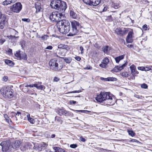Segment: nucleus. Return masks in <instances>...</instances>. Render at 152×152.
<instances>
[{
	"mask_svg": "<svg viewBox=\"0 0 152 152\" xmlns=\"http://www.w3.org/2000/svg\"><path fill=\"white\" fill-rule=\"evenodd\" d=\"M96 100L99 102H104L106 105H113L116 102L115 96L109 92H101L97 95Z\"/></svg>",
	"mask_w": 152,
	"mask_h": 152,
	"instance_id": "1",
	"label": "nucleus"
},
{
	"mask_svg": "<svg viewBox=\"0 0 152 152\" xmlns=\"http://www.w3.org/2000/svg\"><path fill=\"white\" fill-rule=\"evenodd\" d=\"M50 6L51 8L62 12H64L67 8L66 3L60 0H52L50 2Z\"/></svg>",
	"mask_w": 152,
	"mask_h": 152,
	"instance_id": "2",
	"label": "nucleus"
},
{
	"mask_svg": "<svg viewBox=\"0 0 152 152\" xmlns=\"http://www.w3.org/2000/svg\"><path fill=\"white\" fill-rule=\"evenodd\" d=\"M49 65L50 69L56 71L61 70L63 66L61 61L55 58L50 60Z\"/></svg>",
	"mask_w": 152,
	"mask_h": 152,
	"instance_id": "3",
	"label": "nucleus"
},
{
	"mask_svg": "<svg viewBox=\"0 0 152 152\" xmlns=\"http://www.w3.org/2000/svg\"><path fill=\"white\" fill-rule=\"evenodd\" d=\"M1 94L5 98H12L13 96V90L9 86H3L1 88Z\"/></svg>",
	"mask_w": 152,
	"mask_h": 152,
	"instance_id": "4",
	"label": "nucleus"
},
{
	"mask_svg": "<svg viewBox=\"0 0 152 152\" xmlns=\"http://www.w3.org/2000/svg\"><path fill=\"white\" fill-rule=\"evenodd\" d=\"M71 29L69 34L70 36H73L78 33V31L81 28V26L79 22L75 20L71 22Z\"/></svg>",
	"mask_w": 152,
	"mask_h": 152,
	"instance_id": "5",
	"label": "nucleus"
},
{
	"mask_svg": "<svg viewBox=\"0 0 152 152\" xmlns=\"http://www.w3.org/2000/svg\"><path fill=\"white\" fill-rule=\"evenodd\" d=\"M64 12L56 11L52 12L50 16V19L53 22H59L61 18L63 16Z\"/></svg>",
	"mask_w": 152,
	"mask_h": 152,
	"instance_id": "6",
	"label": "nucleus"
},
{
	"mask_svg": "<svg viewBox=\"0 0 152 152\" xmlns=\"http://www.w3.org/2000/svg\"><path fill=\"white\" fill-rule=\"evenodd\" d=\"M22 6L20 2L16 3L10 7L7 8V9H10V10L14 12L18 13L22 9Z\"/></svg>",
	"mask_w": 152,
	"mask_h": 152,
	"instance_id": "7",
	"label": "nucleus"
},
{
	"mask_svg": "<svg viewBox=\"0 0 152 152\" xmlns=\"http://www.w3.org/2000/svg\"><path fill=\"white\" fill-rule=\"evenodd\" d=\"M10 142L9 140L4 141L2 142L0 144L2 146V150L3 151H6L8 150L12 151V148H11Z\"/></svg>",
	"mask_w": 152,
	"mask_h": 152,
	"instance_id": "8",
	"label": "nucleus"
},
{
	"mask_svg": "<svg viewBox=\"0 0 152 152\" xmlns=\"http://www.w3.org/2000/svg\"><path fill=\"white\" fill-rule=\"evenodd\" d=\"M48 146V144L42 142L41 143L36 144L34 145V149L38 151H41L45 149Z\"/></svg>",
	"mask_w": 152,
	"mask_h": 152,
	"instance_id": "9",
	"label": "nucleus"
},
{
	"mask_svg": "<svg viewBox=\"0 0 152 152\" xmlns=\"http://www.w3.org/2000/svg\"><path fill=\"white\" fill-rule=\"evenodd\" d=\"M84 3L89 5L94 6L99 5L100 0H83Z\"/></svg>",
	"mask_w": 152,
	"mask_h": 152,
	"instance_id": "10",
	"label": "nucleus"
},
{
	"mask_svg": "<svg viewBox=\"0 0 152 152\" xmlns=\"http://www.w3.org/2000/svg\"><path fill=\"white\" fill-rule=\"evenodd\" d=\"M131 74L132 75V78L133 79L135 78V75L136 74H138L139 72L136 70V67L134 65H132L130 66Z\"/></svg>",
	"mask_w": 152,
	"mask_h": 152,
	"instance_id": "11",
	"label": "nucleus"
},
{
	"mask_svg": "<svg viewBox=\"0 0 152 152\" xmlns=\"http://www.w3.org/2000/svg\"><path fill=\"white\" fill-rule=\"evenodd\" d=\"M128 31L127 29L122 30L120 28H116L115 31V33L120 36H123L125 35Z\"/></svg>",
	"mask_w": 152,
	"mask_h": 152,
	"instance_id": "12",
	"label": "nucleus"
},
{
	"mask_svg": "<svg viewBox=\"0 0 152 152\" xmlns=\"http://www.w3.org/2000/svg\"><path fill=\"white\" fill-rule=\"evenodd\" d=\"M20 144V142L19 140H15L14 143H12L11 145L12 151L17 150L18 148H19Z\"/></svg>",
	"mask_w": 152,
	"mask_h": 152,
	"instance_id": "13",
	"label": "nucleus"
},
{
	"mask_svg": "<svg viewBox=\"0 0 152 152\" xmlns=\"http://www.w3.org/2000/svg\"><path fill=\"white\" fill-rule=\"evenodd\" d=\"M133 32L132 30L129 31L126 39V41L127 43H132L133 41L132 36Z\"/></svg>",
	"mask_w": 152,
	"mask_h": 152,
	"instance_id": "14",
	"label": "nucleus"
},
{
	"mask_svg": "<svg viewBox=\"0 0 152 152\" xmlns=\"http://www.w3.org/2000/svg\"><path fill=\"white\" fill-rule=\"evenodd\" d=\"M58 24L64 26H70V23L69 21L66 20H60Z\"/></svg>",
	"mask_w": 152,
	"mask_h": 152,
	"instance_id": "15",
	"label": "nucleus"
},
{
	"mask_svg": "<svg viewBox=\"0 0 152 152\" xmlns=\"http://www.w3.org/2000/svg\"><path fill=\"white\" fill-rule=\"evenodd\" d=\"M17 0H5L2 2V4L4 5H7L12 3H14Z\"/></svg>",
	"mask_w": 152,
	"mask_h": 152,
	"instance_id": "16",
	"label": "nucleus"
},
{
	"mask_svg": "<svg viewBox=\"0 0 152 152\" xmlns=\"http://www.w3.org/2000/svg\"><path fill=\"white\" fill-rule=\"evenodd\" d=\"M58 48L65 49L67 50H69V48L67 45L64 44H60L58 45Z\"/></svg>",
	"mask_w": 152,
	"mask_h": 152,
	"instance_id": "17",
	"label": "nucleus"
},
{
	"mask_svg": "<svg viewBox=\"0 0 152 152\" xmlns=\"http://www.w3.org/2000/svg\"><path fill=\"white\" fill-rule=\"evenodd\" d=\"M6 15L0 13V23L1 22H6Z\"/></svg>",
	"mask_w": 152,
	"mask_h": 152,
	"instance_id": "18",
	"label": "nucleus"
},
{
	"mask_svg": "<svg viewBox=\"0 0 152 152\" xmlns=\"http://www.w3.org/2000/svg\"><path fill=\"white\" fill-rule=\"evenodd\" d=\"M62 58L67 64L70 63L72 60V59L71 57H62Z\"/></svg>",
	"mask_w": 152,
	"mask_h": 152,
	"instance_id": "19",
	"label": "nucleus"
},
{
	"mask_svg": "<svg viewBox=\"0 0 152 152\" xmlns=\"http://www.w3.org/2000/svg\"><path fill=\"white\" fill-rule=\"evenodd\" d=\"M124 57V55H122L117 57L115 58V60L117 63H118L119 61L123 59Z\"/></svg>",
	"mask_w": 152,
	"mask_h": 152,
	"instance_id": "20",
	"label": "nucleus"
},
{
	"mask_svg": "<svg viewBox=\"0 0 152 152\" xmlns=\"http://www.w3.org/2000/svg\"><path fill=\"white\" fill-rule=\"evenodd\" d=\"M53 149L55 151V152H65V151L63 149L59 148L54 147Z\"/></svg>",
	"mask_w": 152,
	"mask_h": 152,
	"instance_id": "21",
	"label": "nucleus"
},
{
	"mask_svg": "<svg viewBox=\"0 0 152 152\" xmlns=\"http://www.w3.org/2000/svg\"><path fill=\"white\" fill-rule=\"evenodd\" d=\"M64 34H66L69 32V31L70 32V26H64Z\"/></svg>",
	"mask_w": 152,
	"mask_h": 152,
	"instance_id": "22",
	"label": "nucleus"
},
{
	"mask_svg": "<svg viewBox=\"0 0 152 152\" xmlns=\"http://www.w3.org/2000/svg\"><path fill=\"white\" fill-rule=\"evenodd\" d=\"M70 15L71 17L74 19H76L77 17V14L74 11H71L70 12Z\"/></svg>",
	"mask_w": 152,
	"mask_h": 152,
	"instance_id": "23",
	"label": "nucleus"
},
{
	"mask_svg": "<svg viewBox=\"0 0 152 152\" xmlns=\"http://www.w3.org/2000/svg\"><path fill=\"white\" fill-rule=\"evenodd\" d=\"M110 50V48L108 46H106L103 48V50L104 53H107Z\"/></svg>",
	"mask_w": 152,
	"mask_h": 152,
	"instance_id": "24",
	"label": "nucleus"
},
{
	"mask_svg": "<svg viewBox=\"0 0 152 152\" xmlns=\"http://www.w3.org/2000/svg\"><path fill=\"white\" fill-rule=\"evenodd\" d=\"M27 58V56L26 54L24 53L21 54L20 58V59L24 60H26Z\"/></svg>",
	"mask_w": 152,
	"mask_h": 152,
	"instance_id": "25",
	"label": "nucleus"
},
{
	"mask_svg": "<svg viewBox=\"0 0 152 152\" xmlns=\"http://www.w3.org/2000/svg\"><path fill=\"white\" fill-rule=\"evenodd\" d=\"M59 31L61 33L64 34V26H61L59 25V27H58Z\"/></svg>",
	"mask_w": 152,
	"mask_h": 152,
	"instance_id": "26",
	"label": "nucleus"
},
{
	"mask_svg": "<svg viewBox=\"0 0 152 152\" xmlns=\"http://www.w3.org/2000/svg\"><path fill=\"white\" fill-rule=\"evenodd\" d=\"M5 62L6 64L9 65L10 66H12L13 64V62L12 61L7 59L5 60Z\"/></svg>",
	"mask_w": 152,
	"mask_h": 152,
	"instance_id": "27",
	"label": "nucleus"
},
{
	"mask_svg": "<svg viewBox=\"0 0 152 152\" xmlns=\"http://www.w3.org/2000/svg\"><path fill=\"white\" fill-rule=\"evenodd\" d=\"M48 37L49 36L46 34L44 35L41 37L42 40L43 41L46 40L48 38Z\"/></svg>",
	"mask_w": 152,
	"mask_h": 152,
	"instance_id": "28",
	"label": "nucleus"
},
{
	"mask_svg": "<svg viewBox=\"0 0 152 152\" xmlns=\"http://www.w3.org/2000/svg\"><path fill=\"white\" fill-rule=\"evenodd\" d=\"M35 8L36 9V12H39L41 11L42 8L39 5L36 4L35 6Z\"/></svg>",
	"mask_w": 152,
	"mask_h": 152,
	"instance_id": "29",
	"label": "nucleus"
},
{
	"mask_svg": "<svg viewBox=\"0 0 152 152\" xmlns=\"http://www.w3.org/2000/svg\"><path fill=\"white\" fill-rule=\"evenodd\" d=\"M15 56L20 59V58L21 54L20 53V51L18 50L17 51H16L15 53Z\"/></svg>",
	"mask_w": 152,
	"mask_h": 152,
	"instance_id": "30",
	"label": "nucleus"
},
{
	"mask_svg": "<svg viewBox=\"0 0 152 152\" xmlns=\"http://www.w3.org/2000/svg\"><path fill=\"white\" fill-rule=\"evenodd\" d=\"M127 65V63H125L124 64H123L121 66H118V69L119 71H120L121 70H122L124 68V67L126 66Z\"/></svg>",
	"mask_w": 152,
	"mask_h": 152,
	"instance_id": "31",
	"label": "nucleus"
},
{
	"mask_svg": "<svg viewBox=\"0 0 152 152\" xmlns=\"http://www.w3.org/2000/svg\"><path fill=\"white\" fill-rule=\"evenodd\" d=\"M128 132L129 134L132 137L135 136V134L133 131L131 130H128Z\"/></svg>",
	"mask_w": 152,
	"mask_h": 152,
	"instance_id": "32",
	"label": "nucleus"
},
{
	"mask_svg": "<svg viewBox=\"0 0 152 152\" xmlns=\"http://www.w3.org/2000/svg\"><path fill=\"white\" fill-rule=\"evenodd\" d=\"M145 71H152V66H145Z\"/></svg>",
	"mask_w": 152,
	"mask_h": 152,
	"instance_id": "33",
	"label": "nucleus"
},
{
	"mask_svg": "<svg viewBox=\"0 0 152 152\" xmlns=\"http://www.w3.org/2000/svg\"><path fill=\"white\" fill-rule=\"evenodd\" d=\"M4 117L6 121L8 123H9V121H10V122L11 121L10 120V119L8 117V116L7 114H5L4 115Z\"/></svg>",
	"mask_w": 152,
	"mask_h": 152,
	"instance_id": "34",
	"label": "nucleus"
},
{
	"mask_svg": "<svg viewBox=\"0 0 152 152\" xmlns=\"http://www.w3.org/2000/svg\"><path fill=\"white\" fill-rule=\"evenodd\" d=\"M65 110H64L62 109H60L58 110L59 115L61 116L64 115Z\"/></svg>",
	"mask_w": 152,
	"mask_h": 152,
	"instance_id": "35",
	"label": "nucleus"
},
{
	"mask_svg": "<svg viewBox=\"0 0 152 152\" xmlns=\"http://www.w3.org/2000/svg\"><path fill=\"white\" fill-rule=\"evenodd\" d=\"M108 81H116L117 80V79L115 77H108Z\"/></svg>",
	"mask_w": 152,
	"mask_h": 152,
	"instance_id": "36",
	"label": "nucleus"
},
{
	"mask_svg": "<svg viewBox=\"0 0 152 152\" xmlns=\"http://www.w3.org/2000/svg\"><path fill=\"white\" fill-rule=\"evenodd\" d=\"M71 114H72V113L69 111H67L65 110L64 112V115L65 116H70Z\"/></svg>",
	"mask_w": 152,
	"mask_h": 152,
	"instance_id": "37",
	"label": "nucleus"
},
{
	"mask_svg": "<svg viewBox=\"0 0 152 152\" xmlns=\"http://www.w3.org/2000/svg\"><path fill=\"white\" fill-rule=\"evenodd\" d=\"M122 76L125 77H128L129 76V74L127 72H123L121 73Z\"/></svg>",
	"mask_w": 152,
	"mask_h": 152,
	"instance_id": "38",
	"label": "nucleus"
},
{
	"mask_svg": "<svg viewBox=\"0 0 152 152\" xmlns=\"http://www.w3.org/2000/svg\"><path fill=\"white\" fill-rule=\"evenodd\" d=\"M109 61V59L107 58H105L104 59L103 63L107 65Z\"/></svg>",
	"mask_w": 152,
	"mask_h": 152,
	"instance_id": "39",
	"label": "nucleus"
},
{
	"mask_svg": "<svg viewBox=\"0 0 152 152\" xmlns=\"http://www.w3.org/2000/svg\"><path fill=\"white\" fill-rule=\"evenodd\" d=\"M5 41V39L4 38L1 37L0 39V43L1 45H2Z\"/></svg>",
	"mask_w": 152,
	"mask_h": 152,
	"instance_id": "40",
	"label": "nucleus"
},
{
	"mask_svg": "<svg viewBox=\"0 0 152 152\" xmlns=\"http://www.w3.org/2000/svg\"><path fill=\"white\" fill-rule=\"evenodd\" d=\"M24 86V87L26 88L28 87H30L31 88H32L33 87H34V84H31V85L24 84L23 87Z\"/></svg>",
	"mask_w": 152,
	"mask_h": 152,
	"instance_id": "41",
	"label": "nucleus"
},
{
	"mask_svg": "<svg viewBox=\"0 0 152 152\" xmlns=\"http://www.w3.org/2000/svg\"><path fill=\"white\" fill-rule=\"evenodd\" d=\"M118 68V66H115L114 68L113 71L115 72H117L119 71Z\"/></svg>",
	"mask_w": 152,
	"mask_h": 152,
	"instance_id": "42",
	"label": "nucleus"
},
{
	"mask_svg": "<svg viewBox=\"0 0 152 152\" xmlns=\"http://www.w3.org/2000/svg\"><path fill=\"white\" fill-rule=\"evenodd\" d=\"M6 22H1L0 23V28L1 29H3L5 26Z\"/></svg>",
	"mask_w": 152,
	"mask_h": 152,
	"instance_id": "43",
	"label": "nucleus"
},
{
	"mask_svg": "<svg viewBox=\"0 0 152 152\" xmlns=\"http://www.w3.org/2000/svg\"><path fill=\"white\" fill-rule=\"evenodd\" d=\"M28 120L31 123L34 124V121L33 118H29L28 119Z\"/></svg>",
	"mask_w": 152,
	"mask_h": 152,
	"instance_id": "44",
	"label": "nucleus"
},
{
	"mask_svg": "<svg viewBox=\"0 0 152 152\" xmlns=\"http://www.w3.org/2000/svg\"><path fill=\"white\" fill-rule=\"evenodd\" d=\"M45 88V87L43 85H39L38 87V89L43 90Z\"/></svg>",
	"mask_w": 152,
	"mask_h": 152,
	"instance_id": "45",
	"label": "nucleus"
},
{
	"mask_svg": "<svg viewBox=\"0 0 152 152\" xmlns=\"http://www.w3.org/2000/svg\"><path fill=\"white\" fill-rule=\"evenodd\" d=\"M141 87L142 88L146 89L148 88V86L147 84L145 83H143L141 86Z\"/></svg>",
	"mask_w": 152,
	"mask_h": 152,
	"instance_id": "46",
	"label": "nucleus"
},
{
	"mask_svg": "<svg viewBox=\"0 0 152 152\" xmlns=\"http://www.w3.org/2000/svg\"><path fill=\"white\" fill-rule=\"evenodd\" d=\"M97 53L96 51H93L92 52V56L94 57H96L97 56Z\"/></svg>",
	"mask_w": 152,
	"mask_h": 152,
	"instance_id": "47",
	"label": "nucleus"
},
{
	"mask_svg": "<svg viewBox=\"0 0 152 152\" xmlns=\"http://www.w3.org/2000/svg\"><path fill=\"white\" fill-rule=\"evenodd\" d=\"M107 65L102 62L101 64H100V66L102 68H106V66Z\"/></svg>",
	"mask_w": 152,
	"mask_h": 152,
	"instance_id": "48",
	"label": "nucleus"
},
{
	"mask_svg": "<svg viewBox=\"0 0 152 152\" xmlns=\"http://www.w3.org/2000/svg\"><path fill=\"white\" fill-rule=\"evenodd\" d=\"M77 145L76 144H71L70 145V147L72 148H75L77 147Z\"/></svg>",
	"mask_w": 152,
	"mask_h": 152,
	"instance_id": "49",
	"label": "nucleus"
},
{
	"mask_svg": "<svg viewBox=\"0 0 152 152\" xmlns=\"http://www.w3.org/2000/svg\"><path fill=\"white\" fill-rule=\"evenodd\" d=\"M22 20L27 23H29L30 21V20L28 18H22Z\"/></svg>",
	"mask_w": 152,
	"mask_h": 152,
	"instance_id": "50",
	"label": "nucleus"
},
{
	"mask_svg": "<svg viewBox=\"0 0 152 152\" xmlns=\"http://www.w3.org/2000/svg\"><path fill=\"white\" fill-rule=\"evenodd\" d=\"M113 6L115 9H118L120 7L119 4H114Z\"/></svg>",
	"mask_w": 152,
	"mask_h": 152,
	"instance_id": "51",
	"label": "nucleus"
},
{
	"mask_svg": "<svg viewBox=\"0 0 152 152\" xmlns=\"http://www.w3.org/2000/svg\"><path fill=\"white\" fill-rule=\"evenodd\" d=\"M137 68L139 70L143 71H145V66H139Z\"/></svg>",
	"mask_w": 152,
	"mask_h": 152,
	"instance_id": "52",
	"label": "nucleus"
},
{
	"mask_svg": "<svg viewBox=\"0 0 152 152\" xmlns=\"http://www.w3.org/2000/svg\"><path fill=\"white\" fill-rule=\"evenodd\" d=\"M8 79V77L7 76H5L2 78V80L4 82H6Z\"/></svg>",
	"mask_w": 152,
	"mask_h": 152,
	"instance_id": "53",
	"label": "nucleus"
},
{
	"mask_svg": "<svg viewBox=\"0 0 152 152\" xmlns=\"http://www.w3.org/2000/svg\"><path fill=\"white\" fill-rule=\"evenodd\" d=\"M142 28L143 30L146 31L147 30L148 28L146 24H145L143 26Z\"/></svg>",
	"mask_w": 152,
	"mask_h": 152,
	"instance_id": "54",
	"label": "nucleus"
},
{
	"mask_svg": "<svg viewBox=\"0 0 152 152\" xmlns=\"http://www.w3.org/2000/svg\"><path fill=\"white\" fill-rule=\"evenodd\" d=\"M81 91L80 90H79L77 91H72L69 92L68 93H79Z\"/></svg>",
	"mask_w": 152,
	"mask_h": 152,
	"instance_id": "55",
	"label": "nucleus"
},
{
	"mask_svg": "<svg viewBox=\"0 0 152 152\" xmlns=\"http://www.w3.org/2000/svg\"><path fill=\"white\" fill-rule=\"evenodd\" d=\"M80 49L81 51V53H80L81 54H83L84 53V52H83L84 49H83V47L82 46H80Z\"/></svg>",
	"mask_w": 152,
	"mask_h": 152,
	"instance_id": "56",
	"label": "nucleus"
},
{
	"mask_svg": "<svg viewBox=\"0 0 152 152\" xmlns=\"http://www.w3.org/2000/svg\"><path fill=\"white\" fill-rule=\"evenodd\" d=\"M75 59L77 61H79L81 59V58L80 56H76L75 57Z\"/></svg>",
	"mask_w": 152,
	"mask_h": 152,
	"instance_id": "57",
	"label": "nucleus"
},
{
	"mask_svg": "<svg viewBox=\"0 0 152 152\" xmlns=\"http://www.w3.org/2000/svg\"><path fill=\"white\" fill-rule=\"evenodd\" d=\"M80 140L81 141H82L83 142H85L86 141V140L85 138H84L82 136L80 137Z\"/></svg>",
	"mask_w": 152,
	"mask_h": 152,
	"instance_id": "58",
	"label": "nucleus"
},
{
	"mask_svg": "<svg viewBox=\"0 0 152 152\" xmlns=\"http://www.w3.org/2000/svg\"><path fill=\"white\" fill-rule=\"evenodd\" d=\"M22 90L25 93H26L28 91V89L26 88H23L22 89Z\"/></svg>",
	"mask_w": 152,
	"mask_h": 152,
	"instance_id": "59",
	"label": "nucleus"
},
{
	"mask_svg": "<svg viewBox=\"0 0 152 152\" xmlns=\"http://www.w3.org/2000/svg\"><path fill=\"white\" fill-rule=\"evenodd\" d=\"M69 102L71 104H75L77 103L76 101H70Z\"/></svg>",
	"mask_w": 152,
	"mask_h": 152,
	"instance_id": "60",
	"label": "nucleus"
},
{
	"mask_svg": "<svg viewBox=\"0 0 152 152\" xmlns=\"http://www.w3.org/2000/svg\"><path fill=\"white\" fill-rule=\"evenodd\" d=\"M108 77L106 78H105L102 77H101L100 78V79L102 80H104L105 81H108Z\"/></svg>",
	"mask_w": 152,
	"mask_h": 152,
	"instance_id": "61",
	"label": "nucleus"
},
{
	"mask_svg": "<svg viewBox=\"0 0 152 152\" xmlns=\"http://www.w3.org/2000/svg\"><path fill=\"white\" fill-rule=\"evenodd\" d=\"M92 69V67L90 66H88L85 68V69H90L91 70Z\"/></svg>",
	"mask_w": 152,
	"mask_h": 152,
	"instance_id": "62",
	"label": "nucleus"
},
{
	"mask_svg": "<svg viewBox=\"0 0 152 152\" xmlns=\"http://www.w3.org/2000/svg\"><path fill=\"white\" fill-rule=\"evenodd\" d=\"M53 48V47L52 46H47L46 48V49L48 50H51Z\"/></svg>",
	"mask_w": 152,
	"mask_h": 152,
	"instance_id": "63",
	"label": "nucleus"
},
{
	"mask_svg": "<svg viewBox=\"0 0 152 152\" xmlns=\"http://www.w3.org/2000/svg\"><path fill=\"white\" fill-rule=\"evenodd\" d=\"M130 142H139V141L136 139H132L130 140Z\"/></svg>",
	"mask_w": 152,
	"mask_h": 152,
	"instance_id": "64",
	"label": "nucleus"
}]
</instances>
